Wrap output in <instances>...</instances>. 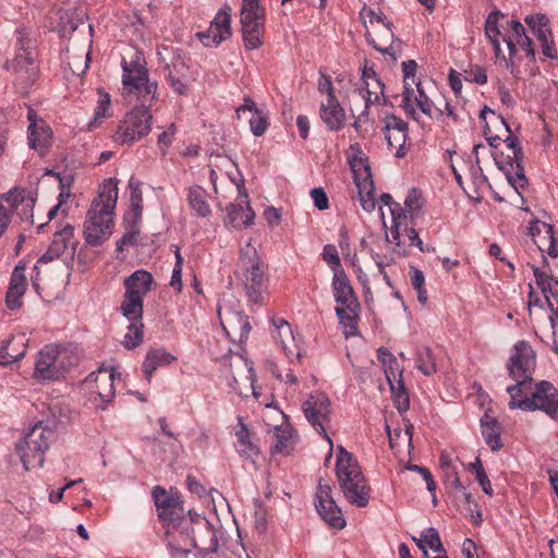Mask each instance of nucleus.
Instances as JSON below:
<instances>
[{"label": "nucleus", "mask_w": 558, "mask_h": 558, "mask_svg": "<svg viewBox=\"0 0 558 558\" xmlns=\"http://www.w3.org/2000/svg\"><path fill=\"white\" fill-rule=\"evenodd\" d=\"M118 192V180L114 178L106 179L99 185L84 222V238L87 244L101 245L111 235Z\"/></svg>", "instance_id": "1"}, {"label": "nucleus", "mask_w": 558, "mask_h": 558, "mask_svg": "<svg viewBox=\"0 0 558 558\" xmlns=\"http://www.w3.org/2000/svg\"><path fill=\"white\" fill-rule=\"evenodd\" d=\"M336 475L347 501L355 507L368 505L371 493L357 460L342 446L338 447Z\"/></svg>", "instance_id": "2"}, {"label": "nucleus", "mask_w": 558, "mask_h": 558, "mask_svg": "<svg viewBox=\"0 0 558 558\" xmlns=\"http://www.w3.org/2000/svg\"><path fill=\"white\" fill-rule=\"evenodd\" d=\"M53 435V429L39 421L15 444V451L26 471L33 468H43L45 453L50 447Z\"/></svg>", "instance_id": "3"}, {"label": "nucleus", "mask_w": 558, "mask_h": 558, "mask_svg": "<svg viewBox=\"0 0 558 558\" xmlns=\"http://www.w3.org/2000/svg\"><path fill=\"white\" fill-rule=\"evenodd\" d=\"M17 52L11 62L14 72V83L21 93H27L38 77V66L32 52L33 40L29 28L15 31Z\"/></svg>", "instance_id": "4"}, {"label": "nucleus", "mask_w": 558, "mask_h": 558, "mask_svg": "<svg viewBox=\"0 0 558 558\" xmlns=\"http://www.w3.org/2000/svg\"><path fill=\"white\" fill-rule=\"evenodd\" d=\"M153 276L145 269H137L128 276L124 281V295L120 312L125 318H143L144 298L151 290Z\"/></svg>", "instance_id": "5"}, {"label": "nucleus", "mask_w": 558, "mask_h": 558, "mask_svg": "<svg viewBox=\"0 0 558 558\" xmlns=\"http://www.w3.org/2000/svg\"><path fill=\"white\" fill-rule=\"evenodd\" d=\"M122 84L129 94L138 98L149 97V102L156 98L157 82H150L144 56L135 51L130 61L122 59Z\"/></svg>", "instance_id": "6"}, {"label": "nucleus", "mask_w": 558, "mask_h": 558, "mask_svg": "<svg viewBox=\"0 0 558 558\" xmlns=\"http://www.w3.org/2000/svg\"><path fill=\"white\" fill-rule=\"evenodd\" d=\"M239 267L243 274V286L246 295L253 303H262L265 293L264 267L251 241L240 251Z\"/></svg>", "instance_id": "7"}, {"label": "nucleus", "mask_w": 558, "mask_h": 558, "mask_svg": "<svg viewBox=\"0 0 558 558\" xmlns=\"http://www.w3.org/2000/svg\"><path fill=\"white\" fill-rule=\"evenodd\" d=\"M37 193L32 190L11 189L7 194L0 196V236L10 223L9 211L17 215L22 222L32 226L33 210Z\"/></svg>", "instance_id": "8"}, {"label": "nucleus", "mask_w": 558, "mask_h": 558, "mask_svg": "<svg viewBox=\"0 0 558 558\" xmlns=\"http://www.w3.org/2000/svg\"><path fill=\"white\" fill-rule=\"evenodd\" d=\"M151 124L153 116L149 107L145 105L135 107L120 122L114 141L119 144H132L148 135Z\"/></svg>", "instance_id": "9"}, {"label": "nucleus", "mask_w": 558, "mask_h": 558, "mask_svg": "<svg viewBox=\"0 0 558 558\" xmlns=\"http://www.w3.org/2000/svg\"><path fill=\"white\" fill-rule=\"evenodd\" d=\"M525 412L542 411L551 420H558V389L547 380L535 384L530 396L517 404Z\"/></svg>", "instance_id": "10"}, {"label": "nucleus", "mask_w": 558, "mask_h": 558, "mask_svg": "<svg viewBox=\"0 0 558 558\" xmlns=\"http://www.w3.org/2000/svg\"><path fill=\"white\" fill-rule=\"evenodd\" d=\"M302 411L310 425L328 441L330 448L332 441L327 434V425L330 422L331 402L324 392H314L302 403ZM331 457L329 452L327 459Z\"/></svg>", "instance_id": "11"}, {"label": "nucleus", "mask_w": 558, "mask_h": 558, "mask_svg": "<svg viewBox=\"0 0 558 558\" xmlns=\"http://www.w3.org/2000/svg\"><path fill=\"white\" fill-rule=\"evenodd\" d=\"M361 19L366 24L369 23H381L386 27V32L384 34L385 41L389 43L388 46H381L376 43V40L366 33V40L367 43L377 51H379L383 54H387L391 58L392 61H397L400 54V46L401 41L399 39L395 38V35L391 31L392 23L387 19V16L383 12H376L371 8L364 7L360 13Z\"/></svg>", "instance_id": "12"}, {"label": "nucleus", "mask_w": 558, "mask_h": 558, "mask_svg": "<svg viewBox=\"0 0 558 558\" xmlns=\"http://www.w3.org/2000/svg\"><path fill=\"white\" fill-rule=\"evenodd\" d=\"M535 364V353L532 347L524 340L518 341L512 348L507 364L509 376L512 379L532 381Z\"/></svg>", "instance_id": "13"}, {"label": "nucleus", "mask_w": 558, "mask_h": 558, "mask_svg": "<svg viewBox=\"0 0 558 558\" xmlns=\"http://www.w3.org/2000/svg\"><path fill=\"white\" fill-rule=\"evenodd\" d=\"M184 529L193 533V536L187 539L189 547L198 548L207 554L217 551L219 546L217 531L206 518L186 519Z\"/></svg>", "instance_id": "14"}, {"label": "nucleus", "mask_w": 558, "mask_h": 558, "mask_svg": "<svg viewBox=\"0 0 558 558\" xmlns=\"http://www.w3.org/2000/svg\"><path fill=\"white\" fill-rule=\"evenodd\" d=\"M315 507L322 519L335 530H342L347 525L345 518L331 496L329 484L320 480L315 495Z\"/></svg>", "instance_id": "15"}, {"label": "nucleus", "mask_w": 558, "mask_h": 558, "mask_svg": "<svg viewBox=\"0 0 558 558\" xmlns=\"http://www.w3.org/2000/svg\"><path fill=\"white\" fill-rule=\"evenodd\" d=\"M350 166L354 174L361 206L365 211L371 213L376 207L371 168L363 157L351 158Z\"/></svg>", "instance_id": "16"}, {"label": "nucleus", "mask_w": 558, "mask_h": 558, "mask_svg": "<svg viewBox=\"0 0 558 558\" xmlns=\"http://www.w3.org/2000/svg\"><path fill=\"white\" fill-rule=\"evenodd\" d=\"M159 519L170 529L184 514L182 500L177 493L167 492L161 486H155L151 492Z\"/></svg>", "instance_id": "17"}, {"label": "nucleus", "mask_w": 558, "mask_h": 558, "mask_svg": "<svg viewBox=\"0 0 558 558\" xmlns=\"http://www.w3.org/2000/svg\"><path fill=\"white\" fill-rule=\"evenodd\" d=\"M386 380L389 384L392 400L398 412H407L410 408V398L403 381V368L397 359L383 366Z\"/></svg>", "instance_id": "18"}, {"label": "nucleus", "mask_w": 558, "mask_h": 558, "mask_svg": "<svg viewBox=\"0 0 558 558\" xmlns=\"http://www.w3.org/2000/svg\"><path fill=\"white\" fill-rule=\"evenodd\" d=\"M236 189L239 193V202L236 204L231 203L228 205L227 219L225 222L232 228L252 226L254 223L255 213L250 205L243 179H240L236 183Z\"/></svg>", "instance_id": "19"}, {"label": "nucleus", "mask_w": 558, "mask_h": 558, "mask_svg": "<svg viewBox=\"0 0 558 558\" xmlns=\"http://www.w3.org/2000/svg\"><path fill=\"white\" fill-rule=\"evenodd\" d=\"M524 22L539 41L543 54L548 59H557V49L548 17L542 13L530 14L524 17Z\"/></svg>", "instance_id": "20"}, {"label": "nucleus", "mask_w": 558, "mask_h": 558, "mask_svg": "<svg viewBox=\"0 0 558 558\" xmlns=\"http://www.w3.org/2000/svg\"><path fill=\"white\" fill-rule=\"evenodd\" d=\"M27 120L29 121L28 145L44 155L52 143V130L32 108L27 110Z\"/></svg>", "instance_id": "21"}, {"label": "nucleus", "mask_w": 558, "mask_h": 558, "mask_svg": "<svg viewBox=\"0 0 558 558\" xmlns=\"http://www.w3.org/2000/svg\"><path fill=\"white\" fill-rule=\"evenodd\" d=\"M230 35V15L226 10L218 11L207 31L197 33V37L205 47H216Z\"/></svg>", "instance_id": "22"}, {"label": "nucleus", "mask_w": 558, "mask_h": 558, "mask_svg": "<svg viewBox=\"0 0 558 558\" xmlns=\"http://www.w3.org/2000/svg\"><path fill=\"white\" fill-rule=\"evenodd\" d=\"M385 137L390 149H396L395 156H405V142L408 137V123L393 114L385 118Z\"/></svg>", "instance_id": "23"}, {"label": "nucleus", "mask_w": 558, "mask_h": 558, "mask_svg": "<svg viewBox=\"0 0 558 558\" xmlns=\"http://www.w3.org/2000/svg\"><path fill=\"white\" fill-rule=\"evenodd\" d=\"M529 234L539 252L547 253L553 258L558 256V246L554 238V227L551 225L534 219L530 222Z\"/></svg>", "instance_id": "24"}, {"label": "nucleus", "mask_w": 558, "mask_h": 558, "mask_svg": "<svg viewBox=\"0 0 558 558\" xmlns=\"http://www.w3.org/2000/svg\"><path fill=\"white\" fill-rule=\"evenodd\" d=\"M275 333L274 338L278 344H280L282 351L290 362L293 359L300 361L302 357L299 340L287 320L278 318L274 320Z\"/></svg>", "instance_id": "25"}, {"label": "nucleus", "mask_w": 558, "mask_h": 558, "mask_svg": "<svg viewBox=\"0 0 558 558\" xmlns=\"http://www.w3.org/2000/svg\"><path fill=\"white\" fill-rule=\"evenodd\" d=\"M417 63L414 60H408L402 63L403 73V92L401 108L407 116L418 120V114L415 106L412 105V96H414V87L416 84H421V81L416 80Z\"/></svg>", "instance_id": "26"}, {"label": "nucleus", "mask_w": 558, "mask_h": 558, "mask_svg": "<svg viewBox=\"0 0 558 558\" xmlns=\"http://www.w3.org/2000/svg\"><path fill=\"white\" fill-rule=\"evenodd\" d=\"M218 316L221 327L228 336H238L240 342L248 338L251 325L246 315L241 312H231L228 308L219 307Z\"/></svg>", "instance_id": "27"}, {"label": "nucleus", "mask_w": 558, "mask_h": 558, "mask_svg": "<svg viewBox=\"0 0 558 558\" xmlns=\"http://www.w3.org/2000/svg\"><path fill=\"white\" fill-rule=\"evenodd\" d=\"M332 290L335 301L344 306L348 311L354 312L360 305L354 295L353 289L342 269L335 270L332 279Z\"/></svg>", "instance_id": "28"}, {"label": "nucleus", "mask_w": 558, "mask_h": 558, "mask_svg": "<svg viewBox=\"0 0 558 558\" xmlns=\"http://www.w3.org/2000/svg\"><path fill=\"white\" fill-rule=\"evenodd\" d=\"M362 78L364 81V89L362 92V97L365 100V109H367L371 105H381L386 102V97L384 95V84L377 76V74L372 69H364L362 73Z\"/></svg>", "instance_id": "29"}, {"label": "nucleus", "mask_w": 558, "mask_h": 558, "mask_svg": "<svg viewBox=\"0 0 558 558\" xmlns=\"http://www.w3.org/2000/svg\"><path fill=\"white\" fill-rule=\"evenodd\" d=\"M508 26L512 31V37L504 36L502 40L508 47L510 59H512L517 52V45H520L526 54L534 59L535 50L533 48L531 38L525 34L523 25L517 20H511L508 22ZM510 62H512V60H510Z\"/></svg>", "instance_id": "30"}, {"label": "nucleus", "mask_w": 558, "mask_h": 558, "mask_svg": "<svg viewBox=\"0 0 558 558\" xmlns=\"http://www.w3.org/2000/svg\"><path fill=\"white\" fill-rule=\"evenodd\" d=\"M235 112L239 119H241L245 112L251 113V118L248 120L250 130L255 136H262L266 132L268 128V118L257 108L255 101L248 96L244 97L243 104L236 108Z\"/></svg>", "instance_id": "31"}, {"label": "nucleus", "mask_w": 558, "mask_h": 558, "mask_svg": "<svg viewBox=\"0 0 558 558\" xmlns=\"http://www.w3.org/2000/svg\"><path fill=\"white\" fill-rule=\"evenodd\" d=\"M34 376L38 380H51L60 376V371L56 365V350L46 348L38 353Z\"/></svg>", "instance_id": "32"}, {"label": "nucleus", "mask_w": 558, "mask_h": 558, "mask_svg": "<svg viewBox=\"0 0 558 558\" xmlns=\"http://www.w3.org/2000/svg\"><path fill=\"white\" fill-rule=\"evenodd\" d=\"M380 202L389 207L392 226L390 229V235H386L387 241L395 243L396 245H400V236L402 234V225L403 221L407 220V215L403 209L400 207V204L392 199V196L388 193H383L380 195Z\"/></svg>", "instance_id": "33"}, {"label": "nucleus", "mask_w": 558, "mask_h": 558, "mask_svg": "<svg viewBox=\"0 0 558 558\" xmlns=\"http://www.w3.org/2000/svg\"><path fill=\"white\" fill-rule=\"evenodd\" d=\"M319 114L326 126L331 131L340 130L345 120V113L337 98L322 102Z\"/></svg>", "instance_id": "34"}, {"label": "nucleus", "mask_w": 558, "mask_h": 558, "mask_svg": "<svg viewBox=\"0 0 558 558\" xmlns=\"http://www.w3.org/2000/svg\"><path fill=\"white\" fill-rule=\"evenodd\" d=\"M174 360L175 356L163 348L149 349L142 365L145 378L150 381L154 372L158 367L167 366Z\"/></svg>", "instance_id": "35"}, {"label": "nucleus", "mask_w": 558, "mask_h": 558, "mask_svg": "<svg viewBox=\"0 0 558 558\" xmlns=\"http://www.w3.org/2000/svg\"><path fill=\"white\" fill-rule=\"evenodd\" d=\"M482 436L486 445L493 450L497 451L502 447L500 439L501 426L488 412H485L480 420Z\"/></svg>", "instance_id": "36"}, {"label": "nucleus", "mask_w": 558, "mask_h": 558, "mask_svg": "<svg viewBox=\"0 0 558 558\" xmlns=\"http://www.w3.org/2000/svg\"><path fill=\"white\" fill-rule=\"evenodd\" d=\"M186 201L192 211L197 217L207 218L211 215V208L208 203L207 191L199 186L194 185L187 189Z\"/></svg>", "instance_id": "37"}, {"label": "nucleus", "mask_w": 558, "mask_h": 558, "mask_svg": "<svg viewBox=\"0 0 558 558\" xmlns=\"http://www.w3.org/2000/svg\"><path fill=\"white\" fill-rule=\"evenodd\" d=\"M76 244L77 242L74 239V228L66 223L62 229L54 233L50 246L52 247V252L59 254V256L68 253L72 257L75 253Z\"/></svg>", "instance_id": "38"}, {"label": "nucleus", "mask_w": 558, "mask_h": 558, "mask_svg": "<svg viewBox=\"0 0 558 558\" xmlns=\"http://www.w3.org/2000/svg\"><path fill=\"white\" fill-rule=\"evenodd\" d=\"M96 384V391L100 399L109 402L114 396V373L107 368H99L89 375Z\"/></svg>", "instance_id": "39"}, {"label": "nucleus", "mask_w": 558, "mask_h": 558, "mask_svg": "<svg viewBox=\"0 0 558 558\" xmlns=\"http://www.w3.org/2000/svg\"><path fill=\"white\" fill-rule=\"evenodd\" d=\"M235 436V450L242 458H252L258 453V448L252 442L247 425L242 417H238Z\"/></svg>", "instance_id": "40"}, {"label": "nucleus", "mask_w": 558, "mask_h": 558, "mask_svg": "<svg viewBox=\"0 0 558 558\" xmlns=\"http://www.w3.org/2000/svg\"><path fill=\"white\" fill-rule=\"evenodd\" d=\"M421 110L423 114L433 120H439L444 116L442 109L437 107L434 101L425 94L422 84L414 87V96H412V105Z\"/></svg>", "instance_id": "41"}, {"label": "nucleus", "mask_w": 558, "mask_h": 558, "mask_svg": "<svg viewBox=\"0 0 558 558\" xmlns=\"http://www.w3.org/2000/svg\"><path fill=\"white\" fill-rule=\"evenodd\" d=\"M504 17V14L496 10L488 14L485 22V35L492 44L495 54L497 58L501 56V47L499 37L501 36V32L498 26L499 20Z\"/></svg>", "instance_id": "42"}, {"label": "nucleus", "mask_w": 558, "mask_h": 558, "mask_svg": "<svg viewBox=\"0 0 558 558\" xmlns=\"http://www.w3.org/2000/svg\"><path fill=\"white\" fill-rule=\"evenodd\" d=\"M521 162L522 160H515L509 161L504 166H499L506 174L509 184L513 186L517 192L519 189H523L527 183Z\"/></svg>", "instance_id": "43"}, {"label": "nucleus", "mask_w": 558, "mask_h": 558, "mask_svg": "<svg viewBox=\"0 0 558 558\" xmlns=\"http://www.w3.org/2000/svg\"><path fill=\"white\" fill-rule=\"evenodd\" d=\"M415 367L425 376H432L437 372L436 359L428 347H422L415 353Z\"/></svg>", "instance_id": "44"}, {"label": "nucleus", "mask_w": 558, "mask_h": 558, "mask_svg": "<svg viewBox=\"0 0 558 558\" xmlns=\"http://www.w3.org/2000/svg\"><path fill=\"white\" fill-rule=\"evenodd\" d=\"M130 322L124 335L123 345L129 349L137 348L144 339V325L142 318H126Z\"/></svg>", "instance_id": "45"}, {"label": "nucleus", "mask_w": 558, "mask_h": 558, "mask_svg": "<svg viewBox=\"0 0 558 558\" xmlns=\"http://www.w3.org/2000/svg\"><path fill=\"white\" fill-rule=\"evenodd\" d=\"M515 381L514 385L508 386L506 391L510 396V401L508 403L511 410H520V407H517L518 403L525 399V396H530L527 393V386L532 384V381H526L523 379H513Z\"/></svg>", "instance_id": "46"}, {"label": "nucleus", "mask_w": 558, "mask_h": 558, "mask_svg": "<svg viewBox=\"0 0 558 558\" xmlns=\"http://www.w3.org/2000/svg\"><path fill=\"white\" fill-rule=\"evenodd\" d=\"M263 9L259 0H243L241 10V23H263Z\"/></svg>", "instance_id": "47"}, {"label": "nucleus", "mask_w": 558, "mask_h": 558, "mask_svg": "<svg viewBox=\"0 0 558 558\" xmlns=\"http://www.w3.org/2000/svg\"><path fill=\"white\" fill-rule=\"evenodd\" d=\"M533 272L537 287L542 290L543 294L547 299L548 294L554 293L555 289H557L558 279L535 266H533Z\"/></svg>", "instance_id": "48"}, {"label": "nucleus", "mask_w": 558, "mask_h": 558, "mask_svg": "<svg viewBox=\"0 0 558 558\" xmlns=\"http://www.w3.org/2000/svg\"><path fill=\"white\" fill-rule=\"evenodd\" d=\"M356 311L350 312L342 306L336 307V314L340 324L345 329V336H353L356 331Z\"/></svg>", "instance_id": "49"}, {"label": "nucleus", "mask_w": 558, "mask_h": 558, "mask_svg": "<svg viewBox=\"0 0 558 558\" xmlns=\"http://www.w3.org/2000/svg\"><path fill=\"white\" fill-rule=\"evenodd\" d=\"M417 546L425 550V547H429L433 550L441 549V542L438 532L434 527L425 529L421 533V538L417 541Z\"/></svg>", "instance_id": "50"}, {"label": "nucleus", "mask_w": 558, "mask_h": 558, "mask_svg": "<svg viewBox=\"0 0 558 558\" xmlns=\"http://www.w3.org/2000/svg\"><path fill=\"white\" fill-rule=\"evenodd\" d=\"M422 197L421 193L416 189H412L404 201V214L407 215V218L410 216L411 219H413L418 211L422 208Z\"/></svg>", "instance_id": "51"}, {"label": "nucleus", "mask_w": 558, "mask_h": 558, "mask_svg": "<svg viewBox=\"0 0 558 558\" xmlns=\"http://www.w3.org/2000/svg\"><path fill=\"white\" fill-rule=\"evenodd\" d=\"M189 519L187 517H184V514L179 518V520L174 523H171L169 533L171 534L172 539L184 544L185 546H189L187 539L189 537L193 536L192 531H185V520Z\"/></svg>", "instance_id": "52"}, {"label": "nucleus", "mask_w": 558, "mask_h": 558, "mask_svg": "<svg viewBox=\"0 0 558 558\" xmlns=\"http://www.w3.org/2000/svg\"><path fill=\"white\" fill-rule=\"evenodd\" d=\"M500 119H501V123L505 125L507 132L509 133V135L505 140V143H506V146L512 151L510 161L522 160L523 151L520 146L519 140L515 136L511 135V129H510L509 124L501 117H500Z\"/></svg>", "instance_id": "53"}, {"label": "nucleus", "mask_w": 558, "mask_h": 558, "mask_svg": "<svg viewBox=\"0 0 558 558\" xmlns=\"http://www.w3.org/2000/svg\"><path fill=\"white\" fill-rule=\"evenodd\" d=\"M168 82L178 95L185 96L189 94V81L184 75L177 76L172 70H169Z\"/></svg>", "instance_id": "54"}, {"label": "nucleus", "mask_w": 558, "mask_h": 558, "mask_svg": "<svg viewBox=\"0 0 558 558\" xmlns=\"http://www.w3.org/2000/svg\"><path fill=\"white\" fill-rule=\"evenodd\" d=\"M175 133L177 128L173 123H171L158 135L157 144L163 155L166 154L168 147L172 144Z\"/></svg>", "instance_id": "55"}, {"label": "nucleus", "mask_w": 558, "mask_h": 558, "mask_svg": "<svg viewBox=\"0 0 558 558\" xmlns=\"http://www.w3.org/2000/svg\"><path fill=\"white\" fill-rule=\"evenodd\" d=\"M26 289L22 288H8L5 302L10 310H17L22 306V298Z\"/></svg>", "instance_id": "56"}, {"label": "nucleus", "mask_w": 558, "mask_h": 558, "mask_svg": "<svg viewBox=\"0 0 558 558\" xmlns=\"http://www.w3.org/2000/svg\"><path fill=\"white\" fill-rule=\"evenodd\" d=\"M140 229L133 225L129 232H126L120 240L117 241V250L122 252L128 246L137 244Z\"/></svg>", "instance_id": "57"}, {"label": "nucleus", "mask_w": 558, "mask_h": 558, "mask_svg": "<svg viewBox=\"0 0 558 558\" xmlns=\"http://www.w3.org/2000/svg\"><path fill=\"white\" fill-rule=\"evenodd\" d=\"M323 258L332 268L333 271L341 269L340 257L335 245L327 244L324 246Z\"/></svg>", "instance_id": "58"}, {"label": "nucleus", "mask_w": 558, "mask_h": 558, "mask_svg": "<svg viewBox=\"0 0 558 558\" xmlns=\"http://www.w3.org/2000/svg\"><path fill=\"white\" fill-rule=\"evenodd\" d=\"M409 469L421 474V478H423L426 483L427 490L433 494V501L435 504L436 502V495H435L436 483H435L429 470H427L426 468L416 465V464L411 465Z\"/></svg>", "instance_id": "59"}, {"label": "nucleus", "mask_w": 558, "mask_h": 558, "mask_svg": "<svg viewBox=\"0 0 558 558\" xmlns=\"http://www.w3.org/2000/svg\"><path fill=\"white\" fill-rule=\"evenodd\" d=\"M21 344L23 345V350L16 353H9L8 347L3 345L0 348V365H9L22 359L25 355V343L24 338H21Z\"/></svg>", "instance_id": "60"}, {"label": "nucleus", "mask_w": 558, "mask_h": 558, "mask_svg": "<svg viewBox=\"0 0 558 558\" xmlns=\"http://www.w3.org/2000/svg\"><path fill=\"white\" fill-rule=\"evenodd\" d=\"M24 272L25 266H15L10 278L9 287L26 289V278Z\"/></svg>", "instance_id": "61"}, {"label": "nucleus", "mask_w": 558, "mask_h": 558, "mask_svg": "<svg viewBox=\"0 0 558 558\" xmlns=\"http://www.w3.org/2000/svg\"><path fill=\"white\" fill-rule=\"evenodd\" d=\"M311 197H312L314 205L317 209L325 210L329 207L328 196L322 187L312 189Z\"/></svg>", "instance_id": "62"}, {"label": "nucleus", "mask_w": 558, "mask_h": 558, "mask_svg": "<svg viewBox=\"0 0 558 558\" xmlns=\"http://www.w3.org/2000/svg\"><path fill=\"white\" fill-rule=\"evenodd\" d=\"M254 520L255 526L259 531H264L267 523L266 509L259 500H255Z\"/></svg>", "instance_id": "63"}, {"label": "nucleus", "mask_w": 558, "mask_h": 558, "mask_svg": "<svg viewBox=\"0 0 558 558\" xmlns=\"http://www.w3.org/2000/svg\"><path fill=\"white\" fill-rule=\"evenodd\" d=\"M168 548L172 558H187L192 547L185 546L174 539L168 543Z\"/></svg>", "instance_id": "64"}]
</instances>
